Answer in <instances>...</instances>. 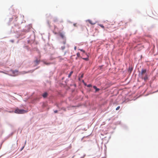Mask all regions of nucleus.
<instances>
[{"instance_id": "f257e3e1", "label": "nucleus", "mask_w": 158, "mask_h": 158, "mask_svg": "<svg viewBox=\"0 0 158 158\" xmlns=\"http://www.w3.org/2000/svg\"><path fill=\"white\" fill-rule=\"evenodd\" d=\"M27 112L24 110L19 109L17 108L15 111V112L17 114H22L26 113Z\"/></svg>"}, {"instance_id": "f03ea898", "label": "nucleus", "mask_w": 158, "mask_h": 158, "mask_svg": "<svg viewBox=\"0 0 158 158\" xmlns=\"http://www.w3.org/2000/svg\"><path fill=\"white\" fill-rule=\"evenodd\" d=\"M147 70L146 69H142L141 72L139 73V75L140 76H143L144 75H147Z\"/></svg>"}, {"instance_id": "7ed1b4c3", "label": "nucleus", "mask_w": 158, "mask_h": 158, "mask_svg": "<svg viewBox=\"0 0 158 158\" xmlns=\"http://www.w3.org/2000/svg\"><path fill=\"white\" fill-rule=\"evenodd\" d=\"M10 72L11 76H15L17 75V73L18 72V71L17 70L14 71L11 70L10 71Z\"/></svg>"}, {"instance_id": "20e7f679", "label": "nucleus", "mask_w": 158, "mask_h": 158, "mask_svg": "<svg viewBox=\"0 0 158 158\" xmlns=\"http://www.w3.org/2000/svg\"><path fill=\"white\" fill-rule=\"evenodd\" d=\"M141 78L142 79H144L145 81H146L148 79V77L147 74L145 75H144V77L143 76H142L141 77Z\"/></svg>"}, {"instance_id": "39448f33", "label": "nucleus", "mask_w": 158, "mask_h": 158, "mask_svg": "<svg viewBox=\"0 0 158 158\" xmlns=\"http://www.w3.org/2000/svg\"><path fill=\"white\" fill-rule=\"evenodd\" d=\"M48 95V94L46 92H45L42 95V96L44 98H46Z\"/></svg>"}, {"instance_id": "423d86ee", "label": "nucleus", "mask_w": 158, "mask_h": 158, "mask_svg": "<svg viewBox=\"0 0 158 158\" xmlns=\"http://www.w3.org/2000/svg\"><path fill=\"white\" fill-rule=\"evenodd\" d=\"M88 21L89 22V23L91 24L94 25L95 24V23L93 22L92 21L90 20H88Z\"/></svg>"}, {"instance_id": "0eeeda50", "label": "nucleus", "mask_w": 158, "mask_h": 158, "mask_svg": "<svg viewBox=\"0 0 158 158\" xmlns=\"http://www.w3.org/2000/svg\"><path fill=\"white\" fill-rule=\"evenodd\" d=\"M93 88H94V89H95L96 92L98 91L99 90V89H98V88H97V87H96V86H93Z\"/></svg>"}, {"instance_id": "6e6552de", "label": "nucleus", "mask_w": 158, "mask_h": 158, "mask_svg": "<svg viewBox=\"0 0 158 158\" xmlns=\"http://www.w3.org/2000/svg\"><path fill=\"white\" fill-rule=\"evenodd\" d=\"M60 35L62 38H64V35L62 33H60Z\"/></svg>"}, {"instance_id": "1a4fd4ad", "label": "nucleus", "mask_w": 158, "mask_h": 158, "mask_svg": "<svg viewBox=\"0 0 158 158\" xmlns=\"http://www.w3.org/2000/svg\"><path fill=\"white\" fill-rule=\"evenodd\" d=\"M53 20L54 22H56L58 21V19L56 18H54L53 19Z\"/></svg>"}, {"instance_id": "9d476101", "label": "nucleus", "mask_w": 158, "mask_h": 158, "mask_svg": "<svg viewBox=\"0 0 158 158\" xmlns=\"http://www.w3.org/2000/svg\"><path fill=\"white\" fill-rule=\"evenodd\" d=\"M73 73V71H71V72H70V73L69 74V75H68V77H70V76H71V75H72V73Z\"/></svg>"}, {"instance_id": "9b49d317", "label": "nucleus", "mask_w": 158, "mask_h": 158, "mask_svg": "<svg viewBox=\"0 0 158 158\" xmlns=\"http://www.w3.org/2000/svg\"><path fill=\"white\" fill-rule=\"evenodd\" d=\"M99 25L101 27H102V28H104V27L103 25H102V24H100Z\"/></svg>"}, {"instance_id": "f8f14e48", "label": "nucleus", "mask_w": 158, "mask_h": 158, "mask_svg": "<svg viewBox=\"0 0 158 158\" xmlns=\"http://www.w3.org/2000/svg\"><path fill=\"white\" fill-rule=\"evenodd\" d=\"M35 62L37 64H38L39 62V61L37 60H36Z\"/></svg>"}, {"instance_id": "ddd939ff", "label": "nucleus", "mask_w": 158, "mask_h": 158, "mask_svg": "<svg viewBox=\"0 0 158 158\" xmlns=\"http://www.w3.org/2000/svg\"><path fill=\"white\" fill-rule=\"evenodd\" d=\"M79 50L80 51H81L82 52L84 53H85V51L84 50H83L82 49H79Z\"/></svg>"}, {"instance_id": "4468645a", "label": "nucleus", "mask_w": 158, "mask_h": 158, "mask_svg": "<svg viewBox=\"0 0 158 158\" xmlns=\"http://www.w3.org/2000/svg\"><path fill=\"white\" fill-rule=\"evenodd\" d=\"M83 59L85 60H89L88 58H83Z\"/></svg>"}, {"instance_id": "2eb2a0df", "label": "nucleus", "mask_w": 158, "mask_h": 158, "mask_svg": "<svg viewBox=\"0 0 158 158\" xmlns=\"http://www.w3.org/2000/svg\"><path fill=\"white\" fill-rule=\"evenodd\" d=\"M44 63L45 64H46V65H49V64H50V63H46V62H44Z\"/></svg>"}, {"instance_id": "dca6fc26", "label": "nucleus", "mask_w": 158, "mask_h": 158, "mask_svg": "<svg viewBox=\"0 0 158 158\" xmlns=\"http://www.w3.org/2000/svg\"><path fill=\"white\" fill-rule=\"evenodd\" d=\"M119 108H120V106H118L116 108V110H119Z\"/></svg>"}, {"instance_id": "f3484780", "label": "nucleus", "mask_w": 158, "mask_h": 158, "mask_svg": "<svg viewBox=\"0 0 158 158\" xmlns=\"http://www.w3.org/2000/svg\"><path fill=\"white\" fill-rule=\"evenodd\" d=\"M77 56L78 57H79L80 56V53L78 52L77 53Z\"/></svg>"}, {"instance_id": "a211bd4d", "label": "nucleus", "mask_w": 158, "mask_h": 158, "mask_svg": "<svg viewBox=\"0 0 158 158\" xmlns=\"http://www.w3.org/2000/svg\"><path fill=\"white\" fill-rule=\"evenodd\" d=\"M88 87H89L92 86V85L91 84H89L87 85Z\"/></svg>"}, {"instance_id": "6ab92c4d", "label": "nucleus", "mask_w": 158, "mask_h": 158, "mask_svg": "<svg viewBox=\"0 0 158 158\" xmlns=\"http://www.w3.org/2000/svg\"><path fill=\"white\" fill-rule=\"evenodd\" d=\"M58 111L57 110H55L54 111V112L55 113H57Z\"/></svg>"}, {"instance_id": "aec40b11", "label": "nucleus", "mask_w": 158, "mask_h": 158, "mask_svg": "<svg viewBox=\"0 0 158 158\" xmlns=\"http://www.w3.org/2000/svg\"><path fill=\"white\" fill-rule=\"evenodd\" d=\"M73 26L75 27H76L77 26V23H74L73 24Z\"/></svg>"}, {"instance_id": "412c9836", "label": "nucleus", "mask_w": 158, "mask_h": 158, "mask_svg": "<svg viewBox=\"0 0 158 158\" xmlns=\"http://www.w3.org/2000/svg\"><path fill=\"white\" fill-rule=\"evenodd\" d=\"M60 23H63V21H61L60 22Z\"/></svg>"}, {"instance_id": "4be33fe9", "label": "nucleus", "mask_w": 158, "mask_h": 158, "mask_svg": "<svg viewBox=\"0 0 158 158\" xmlns=\"http://www.w3.org/2000/svg\"><path fill=\"white\" fill-rule=\"evenodd\" d=\"M76 47H75V48H74L75 50H76Z\"/></svg>"}]
</instances>
